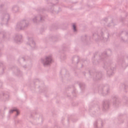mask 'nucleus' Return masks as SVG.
I'll use <instances>...</instances> for the list:
<instances>
[{"instance_id":"obj_10","label":"nucleus","mask_w":128,"mask_h":128,"mask_svg":"<svg viewBox=\"0 0 128 128\" xmlns=\"http://www.w3.org/2000/svg\"><path fill=\"white\" fill-rule=\"evenodd\" d=\"M76 26L74 24L72 25V29L74 32H77V30L76 28Z\"/></svg>"},{"instance_id":"obj_13","label":"nucleus","mask_w":128,"mask_h":128,"mask_svg":"<svg viewBox=\"0 0 128 128\" xmlns=\"http://www.w3.org/2000/svg\"><path fill=\"white\" fill-rule=\"evenodd\" d=\"M6 36L5 34H4L3 36V38H6Z\"/></svg>"},{"instance_id":"obj_14","label":"nucleus","mask_w":128,"mask_h":128,"mask_svg":"<svg viewBox=\"0 0 128 128\" xmlns=\"http://www.w3.org/2000/svg\"><path fill=\"white\" fill-rule=\"evenodd\" d=\"M16 112H17V114H18V113L19 112L18 111V110H17Z\"/></svg>"},{"instance_id":"obj_12","label":"nucleus","mask_w":128,"mask_h":128,"mask_svg":"<svg viewBox=\"0 0 128 128\" xmlns=\"http://www.w3.org/2000/svg\"><path fill=\"white\" fill-rule=\"evenodd\" d=\"M104 21H105V22H107V21H109L110 20H109L108 19V18H105L104 19Z\"/></svg>"},{"instance_id":"obj_4","label":"nucleus","mask_w":128,"mask_h":128,"mask_svg":"<svg viewBox=\"0 0 128 128\" xmlns=\"http://www.w3.org/2000/svg\"><path fill=\"white\" fill-rule=\"evenodd\" d=\"M28 24L25 20H23L18 22L16 26V28L18 29L23 30L24 28L27 27Z\"/></svg>"},{"instance_id":"obj_5","label":"nucleus","mask_w":128,"mask_h":128,"mask_svg":"<svg viewBox=\"0 0 128 128\" xmlns=\"http://www.w3.org/2000/svg\"><path fill=\"white\" fill-rule=\"evenodd\" d=\"M128 32L126 31H122L120 34L121 41L124 42L128 41Z\"/></svg>"},{"instance_id":"obj_1","label":"nucleus","mask_w":128,"mask_h":128,"mask_svg":"<svg viewBox=\"0 0 128 128\" xmlns=\"http://www.w3.org/2000/svg\"><path fill=\"white\" fill-rule=\"evenodd\" d=\"M106 31L107 32V30L106 28H102L98 35V40L96 39V40L97 41L100 40L104 42L108 41L109 39V34L108 33L106 35L104 36V33Z\"/></svg>"},{"instance_id":"obj_6","label":"nucleus","mask_w":128,"mask_h":128,"mask_svg":"<svg viewBox=\"0 0 128 128\" xmlns=\"http://www.w3.org/2000/svg\"><path fill=\"white\" fill-rule=\"evenodd\" d=\"M9 18V16L8 14L4 13L2 14L1 17L2 20L7 22Z\"/></svg>"},{"instance_id":"obj_3","label":"nucleus","mask_w":128,"mask_h":128,"mask_svg":"<svg viewBox=\"0 0 128 128\" xmlns=\"http://www.w3.org/2000/svg\"><path fill=\"white\" fill-rule=\"evenodd\" d=\"M44 20L43 16L40 14L34 16L32 19V21L34 24H37L39 22H42Z\"/></svg>"},{"instance_id":"obj_9","label":"nucleus","mask_w":128,"mask_h":128,"mask_svg":"<svg viewBox=\"0 0 128 128\" xmlns=\"http://www.w3.org/2000/svg\"><path fill=\"white\" fill-rule=\"evenodd\" d=\"M12 10L14 12H17L19 11V8L17 6H14L12 8Z\"/></svg>"},{"instance_id":"obj_15","label":"nucleus","mask_w":128,"mask_h":128,"mask_svg":"<svg viewBox=\"0 0 128 128\" xmlns=\"http://www.w3.org/2000/svg\"><path fill=\"white\" fill-rule=\"evenodd\" d=\"M93 36H94V34H93Z\"/></svg>"},{"instance_id":"obj_7","label":"nucleus","mask_w":128,"mask_h":128,"mask_svg":"<svg viewBox=\"0 0 128 128\" xmlns=\"http://www.w3.org/2000/svg\"><path fill=\"white\" fill-rule=\"evenodd\" d=\"M22 35L20 34H17L14 37V40L16 42H21L22 40Z\"/></svg>"},{"instance_id":"obj_8","label":"nucleus","mask_w":128,"mask_h":128,"mask_svg":"<svg viewBox=\"0 0 128 128\" xmlns=\"http://www.w3.org/2000/svg\"><path fill=\"white\" fill-rule=\"evenodd\" d=\"M51 59L50 57H49L46 58V62L44 64H49L51 62Z\"/></svg>"},{"instance_id":"obj_11","label":"nucleus","mask_w":128,"mask_h":128,"mask_svg":"<svg viewBox=\"0 0 128 128\" xmlns=\"http://www.w3.org/2000/svg\"><path fill=\"white\" fill-rule=\"evenodd\" d=\"M108 22H109L108 23V24L107 25V26L109 27L112 25L113 22L112 20H110Z\"/></svg>"},{"instance_id":"obj_2","label":"nucleus","mask_w":128,"mask_h":128,"mask_svg":"<svg viewBox=\"0 0 128 128\" xmlns=\"http://www.w3.org/2000/svg\"><path fill=\"white\" fill-rule=\"evenodd\" d=\"M26 46L34 48L36 47L35 42L32 37H28L25 44Z\"/></svg>"}]
</instances>
